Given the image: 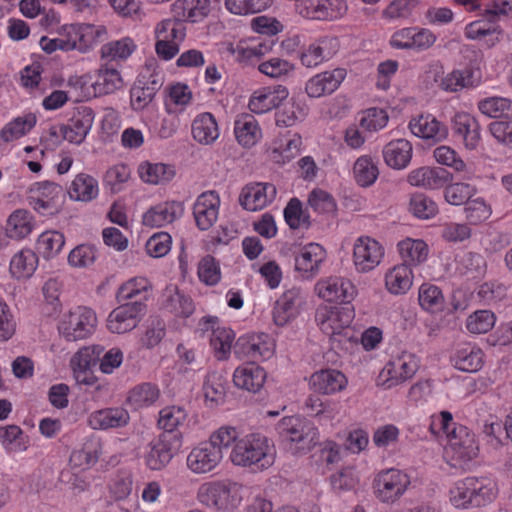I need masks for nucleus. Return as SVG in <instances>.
<instances>
[{
  "mask_svg": "<svg viewBox=\"0 0 512 512\" xmlns=\"http://www.w3.org/2000/svg\"><path fill=\"white\" fill-rule=\"evenodd\" d=\"M276 430L284 447L293 455L307 454L321 445L318 428L304 417H284L277 423Z\"/></svg>",
  "mask_w": 512,
  "mask_h": 512,
  "instance_id": "f257e3e1",
  "label": "nucleus"
},
{
  "mask_svg": "<svg viewBox=\"0 0 512 512\" xmlns=\"http://www.w3.org/2000/svg\"><path fill=\"white\" fill-rule=\"evenodd\" d=\"M268 450L267 437L261 434H250L236 442L230 458L237 466L264 470L274 462V456Z\"/></svg>",
  "mask_w": 512,
  "mask_h": 512,
  "instance_id": "f03ea898",
  "label": "nucleus"
},
{
  "mask_svg": "<svg viewBox=\"0 0 512 512\" xmlns=\"http://www.w3.org/2000/svg\"><path fill=\"white\" fill-rule=\"evenodd\" d=\"M97 317L94 311L79 306L64 314L58 323V332L66 342H77L90 337L96 328Z\"/></svg>",
  "mask_w": 512,
  "mask_h": 512,
  "instance_id": "7ed1b4c3",
  "label": "nucleus"
},
{
  "mask_svg": "<svg viewBox=\"0 0 512 512\" xmlns=\"http://www.w3.org/2000/svg\"><path fill=\"white\" fill-rule=\"evenodd\" d=\"M482 478L467 477L456 483L451 490V500L456 507H480L491 502L494 496L493 489Z\"/></svg>",
  "mask_w": 512,
  "mask_h": 512,
  "instance_id": "20e7f679",
  "label": "nucleus"
},
{
  "mask_svg": "<svg viewBox=\"0 0 512 512\" xmlns=\"http://www.w3.org/2000/svg\"><path fill=\"white\" fill-rule=\"evenodd\" d=\"M476 192L475 187L468 183H454L445 188V200L451 205L466 204V218L473 223L482 221L487 217V208L483 200L470 201Z\"/></svg>",
  "mask_w": 512,
  "mask_h": 512,
  "instance_id": "39448f33",
  "label": "nucleus"
},
{
  "mask_svg": "<svg viewBox=\"0 0 512 512\" xmlns=\"http://www.w3.org/2000/svg\"><path fill=\"white\" fill-rule=\"evenodd\" d=\"M37 197H32L34 209L44 216L58 214L65 203L67 191L55 182L43 181L36 184Z\"/></svg>",
  "mask_w": 512,
  "mask_h": 512,
  "instance_id": "423d86ee",
  "label": "nucleus"
},
{
  "mask_svg": "<svg viewBox=\"0 0 512 512\" xmlns=\"http://www.w3.org/2000/svg\"><path fill=\"white\" fill-rule=\"evenodd\" d=\"M410 479L397 469L380 472L374 480V492L382 502H394L404 494Z\"/></svg>",
  "mask_w": 512,
  "mask_h": 512,
  "instance_id": "0eeeda50",
  "label": "nucleus"
},
{
  "mask_svg": "<svg viewBox=\"0 0 512 512\" xmlns=\"http://www.w3.org/2000/svg\"><path fill=\"white\" fill-rule=\"evenodd\" d=\"M104 352L101 345H91L81 348L71 359L74 377L77 383L93 385L97 382L94 368L98 365L100 356Z\"/></svg>",
  "mask_w": 512,
  "mask_h": 512,
  "instance_id": "6e6552de",
  "label": "nucleus"
},
{
  "mask_svg": "<svg viewBox=\"0 0 512 512\" xmlns=\"http://www.w3.org/2000/svg\"><path fill=\"white\" fill-rule=\"evenodd\" d=\"M146 313V304L140 300L128 302L114 309L108 317V328L113 333L133 330Z\"/></svg>",
  "mask_w": 512,
  "mask_h": 512,
  "instance_id": "1a4fd4ad",
  "label": "nucleus"
},
{
  "mask_svg": "<svg viewBox=\"0 0 512 512\" xmlns=\"http://www.w3.org/2000/svg\"><path fill=\"white\" fill-rule=\"evenodd\" d=\"M201 501L217 510L232 512L237 507L235 484L213 482L201 488Z\"/></svg>",
  "mask_w": 512,
  "mask_h": 512,
  "instance_id": "9d476101",
  "label": "nucleus"
},
{
  "mask_svg": "<svg viewBox=\"0 0 512 512\" xmlns=\"http://www.w3.org/2000/svg\"><path fill=\"white\" fill-rule=\"evenodd\" d=\"M222 459V451L211 443L204 442L192 449L187 457V466L195 474L214 471Z\"/></svg>",
  "mask_w": 512,
  "mask_h": 512,
  "instance_id": "9b49d317",
  "label": "nucleus"
},
{
  "mask_svg": "<svg viewBox=\"0 0 512 512\" xmlns=\"http://www.w3.org/2000/svg\"><path fill=\"white\" fill-rule=\"evenodd\" d=\"M288 96L289 91L285 86L263 87L252 94L248 107L255 114H263L278 108Z\"/></svg>",
  "mask_w": 512,
  "mask_h": 512,
  "instance_id": "f8f14e48",
  "label": "nucleus"
},
{
  "mask_svg": "<svg viewBox=\"0 0 512 512\" xmlns=\"http://www.w3.org/2000/svg\"><path fill=\"white\" fill-rule=\"evenodd\" d=\"M276 197V187L270 183L246 185L239 197L240 205L248 211L261 210Z\"/></svg>",
  "mask_w": 512,
  "mask_h": 512,
  "instance_id": "ddd939ff",
  "label": "nucleus"
},
{
  "mask_svg": "<svg viewBox=\"0 0 512 512\" xmlns=\"http://www.w3.org/2000/svg\"><path fill=\"white\" fill-rule=\"evenodd\" d=\"M384 255L383 248L374 239L359 238L354 245V263L359 271L367 272L375 268Z\"/></svg>",
  "mask_w": 512,
  "mask_h": 512,
  "instance_id": "4468645a",
  "label": "nucleus"
},
{
  "mask_svg": "<svg viewBox=\"0 0 512 512\" xmlns=\"http://www.w3.org/2000/svg\"><path fill=\"white\" fill-rule=\"evenodd\" d=\"M193 11L192 0H176L171 5L173 17L163 20L158 25L156 35L159 37L166 32L168 28H171L172 38L183 40L185 37L184 28L179 29L177 26L181 25L186 20L192 22Z\"/></svg>",
  "mask_w": 512,
  "mask_h": 512,
  "instance_id": "2eb2a0df",
  "label": "nucleus"
},
{
  "mask_svg": "<svg viewBox=\"0 0 512 512\" xmlns=\"http://www.w3.org/2000/svg\"><path fill=\"white\" fill-rule=\"evenodd\" d=\"M346 76L345 69L325 71L310 78L305 85V92L310 98H319L337 90Z\"/></svg>",
  "mask_w": 512,
  "mask_h": 512,
  "instance_id": "dca6fc26",
  "label": "nucleus"
},
{
  "mask_svg": "<svg viewBox=\"0 0 512 512\" xmlns=\"http://www.w3.org/2000/svg\"><path fill=\"white\" fill-rule=\"evenodd\" d=\"M94 111L90 107H82L78 116L71 119V125H60L63 139L73 144H81L93 126Z\"/></svg>",
  "mask_w": 512,
  "mask_h": 512,
  "instance_id": "f3484780",
  "label": "nucleus"
},
{
  "mask_svg": "<svg viewBox=\"0 0 512 512\" xmlns=\"http://www.w3.org/2000/svg\"><path fill=\"white\" fill-rule=\"evenodd\" d=\"M452 180V174L441 167H420L411 171L407 181L417 187L437 189Z\"/></svg>",
  "mask_w": 512,
  "mask_h": 512,
  "instance_id": "a211bd4d",
  "label": "nucleus"
},
{
  "mask_svg": "<svg viewBox=\"0 0 512 512\" xmlns=\"http://www.w3.org/2000/svg\"><path fill=\"white\" fill-rule=\"evenodd\" d=\"M172 442L169 434H162L157 440L150 442L145 462L151 470H161L171 461L173 450L176 449Z\"/></svg>",
  "mask_w": 512,
  "mask_h": 512,
  "instance_id": "6ab92c4d",
  "label": "nucleus"
},
{
  "mask_svg": "<svg viewBox=\"0 0 512 512\" xmlns=\"http://www.w3.org/2000/svg\"><path fill=\"white\" fill-rule=\"evenodd\" d=\"M266 372L254 362L238 367L233 374L234 384L252 393L258 392L266 380Z\"/></svg>",
  "mask_w": 512,
  "mask_h": 512,
  "instance_id": "aec40b11",
  "label": "nucleus"
},
{
  "mask_svg": "<svg viewBox=\"0 0 512 512\" xmlns=\"http://www.w3.org/2000/svg\"><path fill=\"white\" fill-rule=\"evenodd\" d=\"M325 259V250L317 243H309L306 245L299 256L295 258V269L302 272L303 276L308 278L314 277L318 271L320 264Z\"/></svg>",
  "mask_w": 512,
  "mask_h": 512,
  "instance_id": "412c9836",
  "label": "nucleus"
},
{
  "mask_svg": "<svg viewBox=\"0 0 512 512\" xmlns=\"http://www.w3.org/2000/svg\"><path fill=\"white\" fill-rule=\"evenodd\" d=\"M409 128L413 135L423 139H432L434 142L444 140L448 134L446 126L432 115H420L418 118L412 119Z\"/></svg>",
  "mask_w": 512,
  "mask_h": 512,
  "instance_id": "4be33fe9",
  "label": "nucleus"
},
{
  "mask_svg": "<svg viewBox=\"0 0 512 512\" xmlns=\"http://www.w3.org/2000/svg\"><path fill=\"white\" fill-rule=\"evenodd\" d=\"M346 383L345 375L334 369L320 370L310 377V384L314 391L326 395L341 391Z\"/></svg>",
  "mask_w": 512,
  "mask_h": 512,
  "instance_id": "5701e85b",
  "label": "nucleus"
},
{
  "mask_svg": "<svg viewBox=\"0 0 512 512\" xmlns=\"http://www.w3.org/2000/svg\"><path fill=\"white\" fill-rule=\"evenodd\" d=\"M129 413L121 407L106 408L93 412L88 418L92 429L120 428L128 424Z\"/></svg>",
  "mask_w": 512,
  "mask_h": 512,
  "instance_id": "b1692460",
  "label": "nucleus"
},
{
  "mask_svg": "<svg viewBox=\"0 0 512 512\" xmlns=\"http://www.w3.org/2000/svg\"><path fill=\"white\" fill-rule=\"evenodd\" d=\"M451 434L448 436L450 447L458 459L470 461L477 456L478 447L475 444L473 435H470L466 427H453Z\"/></svg>",
  "mask_w": 512,
  "mask_h": 512,
  "instance_id": "393cba45",
  "label": "nucleus"
},
{
  "mask_svg": "<svg viewBox=\"0 0 512 512\" xmlns=\"http://www.w3.org/2000/svg\"><path fill=\"white\" fill-rule=\"evenodd\" d=\"M181 204L176 201L160 203L151 207L144 215L142 223L148 227H162L170 224L177 218V211Z\"/></svg>",
  "mask_w": 512,
  "mask_h": 512,
  "instance_id": "a878e982",
  "label": "nucleus"
},
{
  "mask_svg": "<svg viewBox=\"0 0 512 512\" xmlns=\"http://www.w3.org/2000/svg\"><path fill=\"white\" fill-rule=\"evenodd\" d=\"M383 157L389 167L394 169L405 168L412 157V146L405 139L391 141L385 145Z\"/></svg>",
  "mask_w": 512,
  "mask_h": 512,
  "instance_id": "bb28decb",
  "label": "nucleus"
},
{
  "mask_svg": "<svg viewBox=\"0 0 512 512\" xmlns=\"http://www.w3.org/2000/svg\"><path fill=\"white\" fill-rule=\"evenodd\" d=\"M138 172L140 178L149 184L158 185L170 182L176 175L173 165L164 163L142 162L139 165Z\"/></svg>",
  "mask_w": 512,
  "mask_h": 512,
  "instance_id": "cd10ccee",
  "label": "nucleus"
},
{
  "mask_svg": "<svg viewBox=\"0 0 512 512\" xmlns=\"http://www.w3.org/2000/svg\"><path fill=\"white\" fill-rule=\"evenodd\" d=\"M193 138L201 144H211L219 137L216 119L210 113H203L192 123Z\"/></svg>",
  "mask_w": 512,
  "mask_h": 512,
  "instance_id": "c85d7f7f",
  "label": "nucleus"
},
{
  "mask_svg": "<svg viewBox=\"0 0 512 512\" xmlns=\"http://www.w3.org/2000/svg\"><path fill=\"white\" fill-rule=\"evenodd\" d=\"M67 194L75 201H91L98 195V183L92 176L80 173L72 181Z\"/></svg>",
  "mask_w": 512,
  "mask_h": 512,
  "instance_id": "c756f323",
  "label": "nucleus"
},
{
  "mask_svg": "<svg viewBox=\"0 0 512 512\" xmlns=\"http://www.w3.org/2000/svg\"><path fill=\"white\" fill-rule=\"evenodd\" d=\"M38 257L30 249H24L16 253L10 261V273L16 279L29 278L35 271Z\"/></svg>",
  "mask_w": 512,
  "mask_h": 512,
  "instance_id": "7c9ffc66",
  "label": "nucleus"
},
{
  "mask_svg": "<svg viewBox=\"0 0 512 512\" xmlns=\"http://www.w3.org/2000/svg\"><path fill=\"white\" fill-rule=\"evenodd\" d=\"M234 133L240 145L251 147L257 142L260 129L252 115L243 114L235 122Z\"/></svg>",
  "mask_w": 512,
  "mask_h": 512,
  "instance_id": "2f4dec72",
  "label": "nucleus"
},
{
  "mask_svg": "<svg viewBox=\"0 0 512 512\" xmlns=\"http://www.w3.org/2000/svg\"><path fill=\"white\" fill-rule=\"evenodd\" d=\"M298 295L294 291L285 292L276 302L273 310V320L277 326H284L297 314Z\"/></svg>",
  "mask_w": 512,
  "mask_h": 512,
  "instance_id": "473e14b6",
  "label": "nucleus"
},
{
  "mask_svg": "<svg viewBox=\"0 0 512 512\" xmlns=\"http://www.w3.org/2000/svg\"><path fill=\"white\" fill-rule=\"evenodd\" d=\"M64 244L65 237L61 232L48 230L38 237L36 249L43 258L48 260L58 255Z\"/></svg>",
  "mask_w": 512,
  "mask_h": 512,
  "instance_id": "72a5a7b5",
  "label": "nucleus"
},
{
  "mask_svg": "<svg viewBox=\"0 0 512 512\" xmlns=\"http://www.w3.org/2000/svg\"><path fill=\"white\" fill-rule=\"evenodd\" d=\"M297 10L301 16L315 20H326L333 17L331 0H300Z\"/></svg>",
  "mask_w": 512,
  "mask_h": 512,
  "instance_id": "f704fd0d",
  "label": "nucleus"
},
{
  "mask_svg": "<svg viewBox=\"0 0 512 512\" xmlns=\"http://www.w3.org/2000/svg\"><path fill=\"white\" fill-rule=\"evenodd\" d=\"M385 284L392 294L405 293L412 284L411 270L406 264L395 266L385 276Z\"/></svg>",
  "mask_w": 512,
  "mask_h": 512,
  "instance_id": "c9c22d12",
  "label": "nucleus"
},
{
  "mask_svg": "<svg viewBox=\"0 0 512 512\" xmlns=\"http://www.w3.org/2000/svg\"><path fill=\"white\" fill-rule=\"evenodd\" d=\"M398 248L406 265L420 264L426 260L428 255V247L422 240L406 239L398 243Z\"/></svg>",
  "mask_w": 512,
  "mask_h": 512,
  "instance_id": "e433bc0d",
  "label": "nucleus"
},
{
  "mask_svg": "<svg viewBox=\"0 0 512 512\" xmlns=\"http://www.w3.org/2000/svg\"><path fill=\"white\" fill-rule=\"evenodd\" d=\"M4 230L9 238H24L27 236L32 230L29 212L24 209L14 211L9 216Z\"/></svg>",
  "mask_w": 512,
  "mask_h": 512,
  "instance_id": "4c0bfd02",
  "label": "nucleus"
},
{
  "mask_svg": "<svg viewBox=\"0 0 512 512\" xmlns=\"http://www.w3.org/2000/svg\"><path fill=\"white\" fill-rule=\"evenodd\" d=\"M35 124L36 116L34 114L17 117L1 130L0 137L5 142L13 141L28 133Z\"/></svg>",
  "mask_w": 512,
  "mask_h": 512,
  "instance_id": "58836bf2",
  "label": "nucleus"
},
{
  "mask_svg": "<svg viewBox=\"0 0 512 512\" xmlns=\"http://www.w3.org/2000/svg\"><path fill=\"white\" fill-rule=\"evenodd\" d=\"M187 417L184 408L179 406L166 407L160 411V418L158 424L161 428L165 429L164 434H169L175 443L179 440L176 434H173L174 429L180 425Z\"/></svg>",
  "mask_w": 512,
  "mask_h": 512,
  "instance_id": "ea45409f",
  "label": "nucleus"
},
{
  "mask_svg": "<svg viewBox=\"0 0 512 512\" xmlns=\"http://www.w3.org/2000/svg\"><path fill=\"white\" fill-rule=\"evenodd\" d=\"M419 304L429 312L436 313L444 308V297L441 290L431 284H422L419 289Z\"/></svg>",
  "mask_w": 512,
  "mask_h": 512,
  "instance_id": "a19ab883",
  "label": "nucleus"
},
{
  "mask_svg": "<svg viewBox=\"0 0 512 512\" xmlns=\"http://www.w3.org/2000/svg\"><path fill=\"white\" fill-rule=\"evenodd\" d=\"M356 182L362 187L372 185L379 174L377 166L368 156L358 158L353 167Z\"/></svg>",
  "mask_w": 512,
  "mask_h": 512,
  "instance_id": "79ce46f5",
  "label": "nucleus"
},
{
  "mask_svg": "<svg viewBox=\"0 0 512 512\" xmlns=\"http://www.w3.org/2000/svg\"><path fill=\"white\" fill-rule=\"evenodd\" d=\"M272 3L273 0H225L226 8L235 15L260 13Z\"/></svg>",
  "mask_w": 512,
  "mask_h": 512,
  "instance_id": "37998d69",
  "label": "nucleus"
},
{
  "mask_svg": "<svg viewBox=\"0 0 512 512\" xmlns=\"http://www.w3.org/2000/svg\"><path fill=\"white\" fill-rule=\"evenodd\" d=\"M122 85V77L116 69L101 68L99 70V78L94 85V89L99 94H110L120 89Z\"/></svg>",
  "mask_w": 512,
  "mask_h": 512,
  "instance_id": "c03bdc74",
  "label": "nucleus"
},
{
  "mask_svg": "<svg viewBox=\"0 0 512 512\" xmlns=\"http://www.w3.org/2000/svg\"><path fill=\"white\" fill-rule=\"evenodd\" d=\"M309 206L319 214H335L336 201L331 194L322 189H313L308 196Z\"/></svg>",
  "mask_w": 512,
  "mask_h": 512,
  "instance_id": "a18cd8bd",
  "label": "nucleus"
},
{
  "mask_svg": "<svg viewBox=\"0 0 512 512\" xmlns=\"http://www.w3.org/2000/svg\"><path fill=\"white\" fill-rule=\"evenodd\" d=\"M234 333L228 328L213 329L210 343L219 360L227 359V355L231 350Z\"/></svg>",
  "mask_w": 512,
  "mask_h": 512,
  "instance_id": "49530a36",
  "label": "nucleus"
},
{
  "mask_svg": "<svg viewBox=\"0 0 512 512\" xmlns=\"http://www.w3.org/2000/svg\"><path fill=\"white\" fill-rule=\"evenodd\" d=\"M136 49V45L129 37L121 40L112 41L102 46L101 55L103 58L126 59Z\"/></svg>",
  "mask_w": 512,
  "mask_h": 512,
  "instance_id": "de8ad7c7",
  "label": "nucleus"
},
{
  "mask_svg": "<svg viewBox=\"0 0 512 512\" xmlns=\"http://www.w3.org/2000/svg\"><path fill=\"white\" fill-rule=\"evenodd\" d=\"M409 211L417 218L429 219L437 213V205L426 195L416 193L410 198Z\"/></svg>",
  "mask_w": 512,
  "mask_h": 512,
  "instance_id": "09e8293b",
  "label": "nucleus"
},
{
  "mask_svg": "<svg viewBox=\"0 0 512 512\" xmlns=\"http://www.w3.org/2000/svg\"><path fill=\"white\" fill-rule=\"evenodd\" d=\"M158 395L159 391L156 386L150 383H144L136 386L129 392L128 401L136 408H139L154 403Z\"/></svg>",
  "mask_w": 512,
  "mask_h": 512,
  "instance_id": "8fccbe9b",
  "label": "nucleus"
},
{
  "mask_svg": "<svg viewBox=\"0 0 512 512\" xmlns=\"http://www.w3.org/2000/svg\"><path fill=\"white\" fill-rule=\"evenodd\" d=\"M482 353L480 350L458 351L455 356V367L464 372H477L482 368Z\"/></svg>",
  "mask_w": 512,
  "mask_h": 512,
  "instance_id": "3c124183",
  "label": "nucleus"
},
{
  "mask_svg": "<svg viewBox=\"0 0 512 512\" xmlns=\"http://www.w3.org/2000/svg\"><path fill=\"white\" fill-rule=\"evenodd\" d=\"M495 324V316L489 310H479L471 314L467 319V329L474 334H482L490 331Z\"/></svg>",
  "mask_w": 512,
  "mask_h": 512,
  "instance_id": "603ef678",
  "label": "nucleus"
},
{
  "mask_svg": "<svg viewBox=\"0 0 512 512\" xmlns=\"http://www.w3.org/2000/svg\"><path fill=\"white\" fill-rule=\"evenodd\" d=\"M166 308L177 316L189 317L194 311V304L189 296L181 294L177 288L170 294L166 301Z\"/></svg>",
  "mask_w": 512,
  "mask_h": 512,
  "instance_id": "864d4df0",
  "label": "nucleus"
},
{
  "mask_svg": "<svg viewBox=\"0 0 512 512\" xmlns=\"http://www.w3.org/2000/svg\"><path fill=\"white\" fill-rule=\"evenodd\" d=\"M198 276L201 281L207 285H215L219 282L221 273L216 259L211 255H206L199 263Z\"/></svg>",
  "mask_w": 512,
  "mask_h": 512,
  "instance_id": "5fc2aeb1",
  "label": "nucleus"
},
{
  "mask_svg": "<svg viewBox=\"0 0 512 512\" xmlns=\"http://www.w3.org/2000/svg\"><path fill=\"white\" fill-rule=\"evenodd\" d=\"M96 259L95 247L89 244L76 246L68 255V263L73 267H87Z\"/></svg>",
  "mask_w": 512,
  "mask_h": 512,
  "instance_id": "6e6d98bb",
  "label": "nucleus"
},
{
  "mask_svg": "<svg viewBox=\"0 0 512 512\" xmlns=\"http://www.w3.org/2000/svg\"><path fill=\"white\" fill-rule=\"evenodd\" d=\"M149 283L145 278H133L120 286L117 291L116 298L119 303L133 299L141 293L147 292Z\"/></svg>",
  "mask_w": 512,
  "mask_h": 512,
  "instance_id": "4d7b16f0",
  "label": "nucleus"
},
{
  "mask_svg": "<svg viewBox=\"0 0 512 512\" xmlns=\"http://www.w3.org/2000/svg\"><path fill=\"white\" fill-rule=\"evenodd\" d=\"M417 5L418 0H393L383 10L382 15L388 19H407L412 15V11Z\"/></svg>",
  "mask_w": 512,
  "mask_h": 512,
  "instance_id": "13d9d810",
  "label": "nucleus"
},
{
  "mask_svg": "<svg viewBox=\"0 0 512 512\" xmlns=\"http://www.w3.org/2000/svg\"><path fill=\"white\" fill-rule=\"evenodd\" d=\"M170 244L171 236L168 233L160 232L147 240L145 248L151 257L161 258L169 252Z\"/></svg>",
  "mask_w": 512,
  "mask_h": 512,
  "instance_id": "bf43d9fd",
  "label": "nucleus"
},
{
  "mask_svg": "<svg viewBox=\"0 0 512 512\" xmlns=\"http://www.w3.org/2000/svg\"><path fill=\"white\" fill-rule=\"evenodd\" d=\"M294 64L280 58H272L259 65V71L269 77L279 78L294 71Z\"/></svg>",
  "mask_w": 512,
  "mask_h": 512,
  "instance_id": "052dcab7",
  "label": "nucleus"
},
{
  "mask_svg": "<svg viewBox=\"0 0 512 512\" xmlns=\"http://www.w3.org/2000/svg\"><path fill=\"white\" fill-rule=\"evenodd\" d=\"M298 57L303 66L307 68L316 67L325 59L329 58L328 54L324 53V48L320 44H310L307 48H303Z\"/></svg>",
  "mask_w": 512,
  "mask_h": 512,
  "instance_id": "680f3d73",
  "label": "nucleus"
},
{
  "mask_svg": "<svg viewBox=\"0 0 512 512\" xmlns=\"http://www.w3.org/2000/svg\"><path fill=\"white\" fill-rule=\"evenodd\" d=\"M436 161L442 165L449 166L456 171H463L464 161L457 156V153L448 146H439L434 150Z\"/></svg>",
  "mask_w": 512,
  "mask_h": 512,
  "instance_id": "e2e57ef3",
  "label": "nucleus"
},
{
  "mask_svg": "<svg viewBox=\"0 0 512 512\" xmlns=\"http://www.w3.org/2000/svg\"><path fill=\"white\" fill-rule=\"evenodd\" d=\"M40 45L44 52L51 54L56 50L71 51V50H83L81 45L76 44V40L72 38L61 39H49L47 36H43L40 39Z\"/></svg>",
  "mask_w": 512,
  "mask_h": 512,
  "instance_id": "0e129e2a",
  "label": "nucleus"
},
{
  "mask_svg": "<svg viewBox=\"0 0 512 512\" xmlns=\"http://www.w3.org/2000/svg\"><path fill=\"white\" fill-rule=\"evenodd\" d=\"M437 40L436 35L427 28L415 27L411 45H405L410 50L426 51L431 48Z\"/></svg>",
  "mask_w": 512,
  "mask_h": 512,
  "instance_id": "69168bd1",
  "label": "nucleus"
},
{
  "mask_svg": "<svg viewBox=\"0 0 512 512\" xmlns=\"http://www.w3.org/2000/svg\"><path fill=\"white\" fill-rule=\"evenodd\" d=\"M154 96L155 94L141 80H138L130 90L131 103L134 109L145 108L153 100Z\"/></svg>",
  "mask_w": 512,
  "mask_h": 512,
  "instance_id": "338daca9",
  "label": "nucleus"
},
{
  "mask_svg": "<svg viewBox=\"0 0 512 512\" xmlns=\"http://www.w3.org/2000/svg\"><path fill=\"white\" fill-rule=\"evenodd\" d=\"M164 336L165 323L158 317H155L151 320V324L148 326L142 342L146 347L152 348L158 345Z\"/></svg>",
  "mask_w": 512,
  "mask_h": 512,
  "instance_id": "774afa93",
  "label": "nucleus"
}]
</instances>
